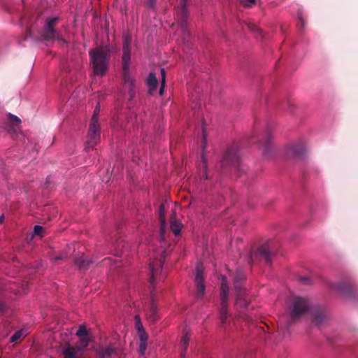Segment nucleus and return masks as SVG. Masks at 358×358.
I'll return each mask as SVG.
<instances>
[{
    "label": "nucleus",
    "mask_w": 358,
    "mask_h": 358,
    "mask_svg": "<svg viewBox=\"0 0 358 358\" xmlns=\"http://www.w3.org/2000/svg\"><path fill=\"white\" fill-rule=\"evenodd\" d=\"M234 287L236 294L235 306L237 308H245L250 303V299L246 294V289L243 287L245 281V275L241 268H237L232 273Z\"/></svg>",
    "instance_id": "obj_3"
},
{
    "label": "nucleus",
    "mask_w": 358,
    "mask_h": 358,
    "mask_svg": "<svg viewBox=\"0 0 358 358\" xmlns=\"http://www.w3.org/2000/svg\"><path fill=\"white\" fill-rule=\"evenodd\" d=\"M311 321L317 327H320L327 321L325 309L321 306L313 307L311 310Z\"/></svg>",
    "instance_id": "obj_8"
},
{
    "label": "nucleus",
    "mask_w": 358,
    "mask_h": 358,
    "mask_svg": "<svg viewBox=\"0 0 358 358\" xmlns=\"http://www.w3.org/2000/svg\"><path fill=\"white\" fill-rule=\"evenodd\" d=\"M76 335L79 337L88 336L87 331L84 325H80L78 330L76 332Z\"/></svg>",
    "instance_id": "obj_32"
},
{
    "label": "nucleus",
    "mask_w": 358,
    "mask_h": 358,
    "mask_svg": "<svg viewBox=\"0 0 358 358\" xmlns=\"http://www.w3.org/2000/svg\"><path fill=\"white\" fill-rule=\"evenodd\" d=\"M313 308L312 303L308 298L294 296L290 301L288 308L289 320L284 327L282 324H280V328H285L286 331H288L289 326H291L293 322L301 320V318L308 312L311 313Z\"/></svg>",
    "instance_id": "obj_1"
},
{
    "label": "nucleus",
    "mask_w": 358,
    "mask_h": 358,
    "mask_svg": "<svg viewBox=\"0 0 358 358\" xmlns=\"http://www.w3.org/2000/svg\"><path fill=\"white\" fill-rule=\"evenodd\" d=\"M259 259H264L267 264L271 262V252L267 244L262 245L257 250L251 252L248 262L249 264L255 263Z\"/></svg>",
    "instance_id": "obj_7"
},
{
    "label": "nucleus",
    "mask_w": 358,
    "mask_h": 358,
    "mask_svg": "<svg viewBox=\"0 0 358 358\" xmlns=\"http://www.w3.org/2000/svg\"><path fill=\"white\" fill-rule=\"evenodd\" d=\"M99 112H100V105H99V103H98L94 110L93 115H92L91 120L94 119V120H99L98 116H99Z\"/></svg>",
    "instance_id": "obj_35"
},
{
    "label": "nucleus",
    "mask_w": 358,
    "mask_h": 358,
    "mask_svg": "<svg viewBox=\"0 0 358 358\" xmlns=\"http://www.w3.org/2000/svg\"><path fill=\"white\" fill-rule=\"evenodd\" d=\"M165 259V252H163L159 259H155L150 263V269L151 273V280L154 281L155 278L159 273L162 268V264Z\"/></svg>",
    "instance_id": "obj_11"
},
{
    "label": "nucleus",
    "mask_w": 358,
    "mask_h": 358,
    "mask_svg": "<svg viewBox=\"0 0 358 358\" xmlns=\"http://www.w3.org/2000/svg\"><path fill=\"white\" fill-rule=\"evenodd\" d=\"M146 317L147 319L151 322H155L158 320L157 306L153 296L151 297V301L149 304L148 310L146 313Z\"/></svg>",
    "instance_id": "obj_17"
},
{
    "label": "nucleus",
    "mask_w": 358,
    "mask_h": 358,
    "mask_svg": "<svg viewBox=\"0 0 358 358\" xmlns=\"http://www.w3.org/2000/svg\"><path fill=\"white\" fill-rule=\"evenodd\" d=\"M43 228L40 225H35L34 227L33 236H43Z\"/></svg>",
    "instance_id": "obj_33"
},
{
    "label": "nucleus",
    "mask_w": 358,
    "mask_h": 358,
    "mask_svg": "<svg viewBox=\"0 0 358 358\" xmlns=\"http://www.w3.org/2000/svg\"><path fill=\"white\" fill-rule=\"evenodd\" d=\"M165 91H159V95L160 96H162L164 95V93Z\"/></svg>",
    "instance_id": "obj_44"
},
{
    "label": "nucleus",
    "mask_w": 358,
    "mask_h": 358,
    "mask_svg": "<svg viewBox=\"0 0 358 358\" xmlns=\"http://www.w3.org/2000/svg\"><path fill=\"white\" fill-rule=\"evenodd\" d=\"M134 320H135V327H136V330L138 331L144 330V328H143V324L141 321V318H140L139 315H135Z\"/></svg>",
    "instance_id": "obj_29"
},
{
    "label": "nucleus",
    "mask_w": 358,
    "mask_h": 358,
    "mask_svg": "<svg viewBox=\"0 0 358 358\" xmlns=\"http://www.w3.org/2000/svg\"><path fill=\"white\" fill-rule=\"evenodd\" d=\"M7 116H8V122L10 124H11L12 125L17 126L21 123V120L18 117H17L11 113H8Z\"/></svg>",
    "instance_id": "obj_28"
},
{
    "label": "nucleus",
    "mask_w": 358,
    "mask_h": 358,
    "mask_svg": "<svg viewBox=\"0 0 358 358\" xmlns=\"http://www.w3.org/2000/svg\"><path fill=\"white\" fill-rule=\"evenodd\" d=\"M78 353L80 352L77 351V349L69 343H65L63 346L62 355L64 358H78Z\"/></svg>",
    "instance_id": "obj_18"
},
{
    "label": "nucleus",
    "mask_w": 358,
    "mask_h": 358,
    "mask_svg": "<svg viewBox=\"0 0 358 358\" xmlns=\"http://www.w3.org/2000/svg\"><path fill=\"white\" fill-rule=\"evenodd\" d=\"M287 107V103H285V105H284V107Z\"/></svg>",
    "instance_id": "obj_45"
},
{
    "label": "nucleus",
    "mask_w": 358,
    "mask_h": 358,
    "mask_svg": "<svg viewBox=\"0 0 358 358\" xmlns=\"http://www.w3.org/2000/svg\"><path fill=\"white\" fill-rule=\"evenodd\" d=\"M203 264L199 262L196 265V276H195V282L196 284V296L198 298H201L204 293L206 287L204 285V280L203 276Z\"/></svg>",
    "instance_id": "obj_9"
},
{
    "label": "nucleus",
    "mask_w": 358,
    "mask_h": 358,
    "mask_svg": "<svg viewBox=\"0 0 358 358\" xmlns=\"http://www.w3.org/2000/svg\"><path fill=\"white\" fill-rule=\"evenodd\" d=\"M4 306L2 303L0 302V312L3 310Z\"/></svg>",
    "instance_id": "obj_42"
},
{
    "label": "nucleus",
    "mask_w": 358,
    "mask_h": 358,
    "mask_svg": "<svg viewBox=\"0 0 358 358\" xmlns=\"http://www.w3.org/2000/svg\"><path fill=\"white\" fill-rule=\"evenodd\" d=\"M176 17L183 20L187 16V0H182L180 5L176 8Z\"/></svg>",
    "instance_id": "obj_19"
},
{
    "label": "nucleus",
    "mask_w": 358,
    "mask_h": 358,
    "mask_svg": "<svg viewBox=\"0 0 358 358\" xmlns=\"http://www.w3.org/2000/svg\"><path fill=\"white\" fill-rule=\"evenodd\" d=\"M101 126L99 120H91L89 125L87 141L85 145V150H92L100 141Z\"/></svg>",
    "instance_id": "obj_6"
},
{
    "label": "nucleus",
    "mask_w": 358,
    "mask_h": 358,
    "mask_svg": "<svg viewBox=\"0 0 358 358\" xmlns=\"http://www.w3.org/2000/svg\"><path fill=\"white\" fill-rule=\"evenodd\" d=\"M3 220H4V216L3 215L0 216V223H3Z\"/></svg>",
    "instance_id": "obj_43"
},
{
    "label": "nucleus",
    "mask_w": 358,
    "mask_h": 358,
    "mask_svg": "<svg viewBox=\"0 0 358 358\" xmlns=\"http://www.w3.org/2000/svg\"><path fill=\"white\" fill-rule=\"evenodd\" d=\"M146 349V343L145 342H141L140 343V351L141 354H143L145 350Z\"/></svg>",
    "instance_id": "obj_40"
},
{
    "label": "nucleus",
    "mask_w": 358,
    "mask_h": 358,
    "mask_svg": "<svg viewBox=\"0 0 358 358\" xmlns=\"http://www.w3.org/2000/svg\"><path fill=\"white\" fill-rule=\"evenodd\" d=\"M123 55H122V65L124 66V69H128L129 64H130L131 59V46L127 45H123Z\"/></svg>",
    "instance_id": "obj_20"
},
{
    "label": "nucleus",
    "mask_w": 358,
    "mask_h": 358,
    "mask_svg": "<svg viewBox=\"0 0 358 358\" xmlns=\"http://www.w3.org/2000/svg\"><path fill=\"white\" fill-rule=\"evenodd\" d=\"M229 291V288L227 284V278L222 275L220 292L221 307L219 314V317L222 325H223L227 322V319L228 317Z\"/></svg>",
    "instance_id": "obj_5"
},
{
    "label": "nucleus",
    "mask_w": 358,
    "mask_h": 358,
    "mask_svg": "<svg viewBox=\"0 0 358 358\" xmlns=\"http://www.w3.org/2000/svg\"><path fill=\"white\" fill-rule=\"evenodd\" d=\"M131 37L129 34H125L123 37V45H127L128 46H131Z\"/></svg>",
    "instance_id": "obj_37"
},
{
    "label": "nucleus",
    "mask_w": 358,
    "mask_h": 358,
    "mask_svg": "<svg viewBox=\"0 0 358 358\" xmlns=\"http://www.w3.org/2000/svg\"><path fill=\"white\" fill-rule=\"evenodd\" d=\"M57 21V17H50L46 20L45 26V34L46 40H59V34L54 29Z\"/></svg>",
    "instance_id": "obj_10"
},
{
    "label": "nucleus",
    "mask_w": 358,
    "mask_h": 358,
    "mask_svg": "<svg viewBox=\"0 0 358 358\" xmlns=\"http://www.w3.org/2000/svg\"><path fill=\"white\" fill-rule=\"evenodd\" d=\"M92 262L88 257L82 255L78 257H76L74 259V265L77 267L80 271H86L87 270Z\"/></svg>",
    "instance_id": "obj_15"
},
{
    "label": "nucleus",
    "mask_w": 358,
    "mask_h": 358,
    "mask_svg": "<svg viewBox=\"0 0 358 358\" xmlns=\"http://www.w3.org/2000/svg\"><path fill=\"white\" fill-rule=\"evenodd\" d=\"M190 340V334L188 332H186L185 335L182 337L180 344L182 348L181 351V357L182 358H185L186 352L189 345V342Z\"/></svg>",
    "instance_id": "obj_21"
},
{
    "label": "nucleus",
    "mask_w": 358,
    "mask_h": 358,
    "mask_svg": "<svg viewBox=\"0 0 358 358\" xmlns=\"http://www.w3.org/2000/svg\"><path fill=\"white\" fill-rule=\"evenodd\" d=\"M99 358H111L113 355H117V348L115 344L110 343L106 347L100 348L96 350Z\"/></svg>",
    "instance_id": "obj_12"
},
{
    "label": "nucleus",
    "mask_w": 358,
    "mask_h": 358,
    "mask_svg": "<svg viewBox=\"0 0 358 358\" xmlns=\"http://www.w3.org/2000/svg\"><path fill=\"white\" fill-rule=\"evenodd\" d=\"M171 230L176 235L179 234L181 230V224L177 220H171Z\"/></svg>",
    "instance_id": "obj_27"
},
{
    "label": "nucleus",
    "mask_w": 358,
    "mask_h": 358,
    "mask_svg": "<svg viewBox=\"0 0 358 358\" xmlns=\"http://www.w3.org/2000/svg\"><path fill=\"white\" fill-rule=\"evenodd\" d=\"M238 149V145L236 144H233L227 148L221 162V166L224 170L240 171L241 159Z\"/></svg>",
    "instance_id": "obj_4"
},
{
    "label": "nucleus",
    "mask_w": 358,
    "mask_h": 358,
    "mask_svg": "<svg viewBox=\"0 0 358 358\" xmlns=\"http://www.w3.org/2000/svg\"><path fill=\"white\" fill-rule=\"evenodd\" d=\"M203 140H202V150H204L206 145V133H205V128L203 127ZM201 166H202V170L200 172V176L202 178H204L206 180H208V175L207 173V162L204 157V153H202L201 155Z\"/></svg>",
    "instance_id": "obj_16"
},
{
    "label": "nucleus",
    "mask_w": 358,
    "mask_h": 358,
    "mask_svg": "<svg viewBox=\"0 0 358 358\" xmlns=\"http://www.w3.org/2000/svg\"><path fill=\"white\" fill-rule=\"evenodd\" d=\"M67 257V255L64 252H60L59 255L52 256L51 257V260L53 262H57V261L64 259Z\"/></svg>",
    "instance_id": "obj_31"
},
{
    "label": "nucleus",
    "mask_w": 358,
    "mask_h": 358,
    "mask_svg": "<svg viewBox=\"0 0 358 358\" xmlns=\"http://www.w3.org/2000/svg\"><path fill=\"white\" fill-rule=\"evenodd\" d=\"M306 152L305 143L302 141L292 144L289 148V154L296 158H299L303 156Z\"/></svg>",
    "instance_id": "obj_14"
},
{
    "label": "nucleus",
    "mask_w": 358,
    "mask_h": 358,
    "mask_svg": "<svg viewBox=\"0 0 358 358\" xmlns=\"http://www.w3.org/2000/svg\"><path fill=\"white\" fill-rule=\"evenodd\" d=\"M271 138H272V134L270 129H267L264 134L262 138L259 140V143L260 145L262 147V152L264 155H268L271 148Z\"/></svg>",
    "instance_id": "obj_13"
},
{
    "label": "nucleus",
    "mask_w": 358,
    "mask_h": 358,
    "mask_svg": "<svg viewBox=\"0 0 358 358\" xmlns=\"http://www.w3.org/2000/svg\"><path fill=\"white\" fill-rule=\"evenodd\" d=\"M89 343L90 339L88 336L80 337L79 341L74 347L77 349V351L82 353L84 351V350L88 346Z\"/></svg>",
    "instance_id": "obj_22"
},
{
    "label": "nucleus",
    "mask_w": 358,
    "mask_h": 358,
    "mask_svg": "<svg viewBox=\"0 0 358 358\" xmlns=\"http://www.w3.org/2000/svg\"><path fill=\"white\" fill-rule=\"evenodd\" d=\"M93 73L98 76H103L108 69L110 58L108 48H97L90 52Z\"/></svg>",
    "instance_id": "obj_2"
},
{
    "label": "nucleus",
    "mask_w": 358,
    "mask_h": 358,
    "mask_svg": "<svg viewBox=\"0 0 358 358\" xmlns=\"http://www.w3.org/2000/svg\"><path fill=\"white\" fill-rule=\"evenodd\" d=\"M299 280L301 282L305 285L308 284L310 282V278L306 276L299 277Z\"/></svg>",
    "instance_id": "obj_39"
},
{
    "label": "nucleus",
    "mask_w": 358,
    "mask_h": 358,
    "mask_svg": "<svg viewBox=\"0 0 358 358\" xmlns=\"http://www.w3.org/2000/svg\"><path fill=\"white\" fill-rule=\"evenodd\" d=\"M287 110H288V112L289 113H294V103L291 102V101H287Z\"/></svg>",
    "instance_id": "obj_38"
},
{
    "label": "nucleus",
    "mask_w": 358,
    "mask_h": 358,
    "mask_svg": "<svg viewBox=\"0 0 358 358\" xmlns=\"http://www.w3.org/2000/svg\"><path fill=\"white\" fill-rule=\"evenodd\" d=\"M159 220L161 222V234L163 235L164 233V225L165 224V213H164V204H161L159 209Z\"/></svg>",
    "instance_id": "obj_26"
},
{
    "label": "nucleus",
    "mask_w": 358,
    "mask_h": 358,
    "mask_svg": "<svg viewBox=\"0 0 358 358\" xmlns=\"http://www.w3.org/2000/svg\"><path fill=\"white\" fill-rule=\"evenodd\" d=\"M138 336L140 338L141 342H145L146 343V341L148 340V335H147L145 329L142 330V331H138Z\"/></svg>",
    "instance_id": "obj_36"
},
{
    "label": "nucleus",
    "mask_w": 358,
    "mask_h": 358,
    "mask_svg": "<svg viewBox=\"0 0 358 358\" xmlns=\"http://www.w3.org/2000/svg\"><path fill=\"white\" fill-rule=\"evenodd\" d=\"M146 82L149 90H156L158 82L155 72H150Z\"/></svg>",
    "instance_id": "obj_24"
},
{
    "label": "nucleus",
    "mask_w": 358,
    "mask_h": 358,
    "mask_svg": "<svg viewBox=\"0 0 358 358\" xmlns=\"http://www.w3.org/2000/svg\"><path fill=\"white\" fill-rule=\"evenodd\" d=\"M160 71H161L162 80H161V85H160L159 90H164V88H165V80H166L165 69L164 68H162Z\"/></svg>",
    "instance_id": "obj_34"
},
{
    "label": "nucleus",
    "mask_w": 358,
    "mask_h": 358,
    "mask_svg": "<svg viewBox=\"0 0 358 358\" xmlns=\"http://www.w3.org/2000/svg\"><path fill=\"white\" fill-rule=\"evenodd\" d=\"M334 288L343 294H348L351 291V287L344 282L337 283L334 286Z\"/></svg>",
    "instance_id": "obj_25"
},
{
    "label": "nucleus",
    "mask_w": 358,
    "mask_h": 358,
    "mask_svg": "<svg viewBox=\"0 0 358 358\" xmlns=\"http://www.w3.org/2000/svg\"><path fill=\"white\" fill-rule=\"evenodd\" d=\"M255 2V0H243V3L245 6H250L252 4H254Z\"/></svg>",
    "instance_id": "obj_41"
},
{
    "label": "nucleus",
    "mask_w": 358,
    "mask_h": 358,
    "mask_svg": "<svg viewBox=\"0 0 358 358\" xmlns=\"http://www.w3.org/2000/svg\"><path fill=\"white\" fill-rule=\"evenodd\" d=\"M122 70L124 83L128 85L129 87H132L134 83V80L130 75V64H129L127 70L124 69V66L122 65Z\"/></svg>",
    "instance_id": "obj_23"
},
{
    "label": "nucleus",
    "mask_w": 358,
    "mask_h": 358,
    "mask_svg": "<svg viewBox=\"0 0 358 358\" xmlns=\"http://www.w3.org/2000/svg\"><path fill=\"white\" fill-rule=\"evenodd\" d=\"M22 336H23V331L22 330L17 331L10 337V342H12V343L17 342L18 340H20Z\"/></svg>",
    "instance_id": "obj_30"
}]
</instances>
